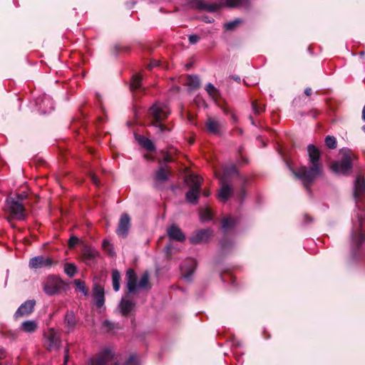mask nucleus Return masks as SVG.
Returning a JSON list of instances; mask_svg holds the SVG:
<instances>
[{"instance_id":"f257e3e1","label":"nucleus","mask_w":365,"mask_h":365,"mask_svg":"<svg viewBox=\"0 0 365 365\" xmlns=\"http://www.w3.org/2000/svg\"><path fill=\"white\" fill-rule=\"evenodd\" d=\"M307 153L311 167L303 166L297 171H293L294 175L299 179L307 188L322 173L320 163V150L315 145L310 144L307 146Z\"/></svg>"},{"instance_id":"f03ea898","label":"nucleus","mask_w":365,"mask_h":365,"mask_svg":"<svg viewBox=\"0 0 365 365\" xmlns=\"http://www.w3.org/2000/svg\"><path fill=\"white\" fill-rule=\"evenodd\" d=\"M4 210L6 219L10 223L14 220L24 221L27 218L25 206L13 196L6 198Z\"/></svg>"},{"instance_id":"7ed1b4c3","label":"nucleus","mask_w":365,"mask_h":365,"mask_svg":"<svg viewBox=\"0 0 365 365\" xmlns=\"http://www.w3.org/2000/svg\"><path fill=\"white\" fill-rule=\"evenodd\" d=\"M150 113L155 120L153 125L157 128L158 133H163L165 130H169L167 127L160 123V121L167 118L170 113L167 103H155L150 108Z\"/></svg>"},{"instance_id":"20e7f679","label":"nucleus","mask_w":365,"mask_h":365,"mask_svg":"<svg viewBox=\"0 0 365 365\" xmlns=\"http://www.w3.org/2000/svg\"><path fill=\"white\" fill-rule=\"evenodd\" d=\"M128 293H134L138 289H150V274L148 272L143 273V275L138 284L136 273L133 269H128L125 274Z\"/></svg>"},{"instance_id":"39448f33","label":"nucleus","mask_w":365,"mask_h":365,"mask_svg":"<svg viewBox=\"0 0 365 365\" xmlns=\"http://www.w3.org/2000/svg\"><path fill=\"white\" fill-rule=\"evenodd\" d=\"M186 181L190 187L186 194L187 201L191 203H197L200 194L202 180L197 175L190 174L187 176Z\"/></svg>"},{"instance_id":"423d86ee","label":"nucleus","mask_w":365,"mask_h":365,"mask_svg":"<svg viewBox=\"0 0 365 365\" xmlns=\"http://www.w3.org/2000/svg\"><path fill=\"white\" fill-rule=\"evenodd\" d=\"M114 351L111 347H103L97 354L91 356L86 365H114Z\"/></svg>"},{"instance_id":"0eeeda50","label":"nucleus","mask_w":365,"mask_h":365,"mask_svg":"<svg viewBox=\"0 0 365 365\" xmlns=\"http://www.w3.org/2000/svg\"><path fill=\"white\" fill-rule=\"evenodd\" d=\"M68 284L61 277L56 275H50L48 277L43 285L44 292L49 296H52L66 291Z\"/></svg>"},{"instance_id":"6e6552de","label":"nucleus","mask_w":365,"mask_h":365,"mask_svg":"<svg viewBox=\"0 0 365 365\" xmlns=\"http://www.w3.org/2000/svg\"><path fill=\"white\" fill-rule=\"evenodd\" d=\"M245 1L246 0H223L220 4H206L200 0H196L195 3L196 6L200 9H205V11L210 12H215L218 11L222 6L236 7L243 4Z\"/></svg>"},{"instance_id":"1a4fd4ad","label":"nucleus","mask_w":365,"mask_h":365,"mask_svg":"<svg viewBox=\"0 0 365 365\" xmlns=\"http://www.w3.org/2000/svg\"><path fill=\"white\" fill-rule=\"evenodd\" d=\"M45 341L44 347L46 350L51 351L54 349H58L61 346V339L60 334L51 328L43 334Z\"/></svg>"},{"instance_id":"9d476101","label":"nucleus","mask_w":365,"mask_h":365,"mask_svg":"<svg viewBox=\"0 0 365 365\" xmlns=\"http://www.w3.org/2000/svg\"><path fill=\"white\" fill-rule=\"evenodd\" d=\"M351 153L345 152L341 160L334 162L331 165L332 171L336 174H346L351 168Z\"/></svg>"},{"instance_id":"9b49d317","label":"nucleus","mask_w":365,"mask_h":365,"mask_svg":"<svg viewBox=\"0 0 365 365\" xmlns=\"http://www.w3.org/2000/svg\"><path fill=\"white\" fill-rule=\"evenodd\" d=\"M57 262L52 258L39 255L30 259L29 267L32 269H38L42 268H51L56 265Z\"/></svg>"},{"instance_id":"f8f14e48","label":"nucleus","mask_w":365,"mask_h":365,"mask_svg":"<svg viewBox=\"0 0 365 365\" xmlns=\"http://www.w3.org/2000/svg\"><path fill=\"white\" fill-rule=\"evenodd\" d=\"M131 228V217L128 214H123L120 215L116 233L118 237L125 238L128 236V233Z\"/></svg>"},{"instance_id":"ddd939ff","label":"nucleus","mask_w":365,"mask_h":365,"mask_svg":"<svg viewBox=\"0 0 365 365\" xmlns=\"http://www.w3.org/2000/svg\"><path fill=\"white\" fill-rule=\"evenodd\" d=\"M35 305L36 301L34 299L26 300L15 312L14 315L15 319L30 315L34 311Z\"/></svg>"},{"instance_id":"4468645a","label":"nucleus","mask_w":365,"mask_h":365,"mask_svg":"<svg viewBox=\"0 0 365 365\" xmlns=\"http://www.w3.org/2000/svg\"><path fill=\"white\" fill-rule=\"evenodd\" d=\"M93 297L96 301V304L98 307H101L105 302L104 299V288L103 285H101L97 278H94L93 279Z\"/></svg>"},{"instance_id":"2eb2a0df","label":"nucleus","mask_w":365,"mask_h":365,"mask_svg":"<svg viewBox=\"0 0 365 365\" xmlns=\"http://www.w3.org/2000/svg\"><path fill=\"white\" fill-rule=\"evenodd\" d=\"M212 235V231L210 229L200 230L195 232L190 237L192 244H200L207 242Z\"/></svg>"},{"instance_id":"dca6fc26","label":"nucleus","mask_w":365,"mask_h":365,"mask_svg":"<svg viewBox=\"0 0 365 365\" xmlns=\"http://www.w3.org/2000/svg\"><path fill=\"white\" fill-rule=\"evenodd\" d=\"M134 307L135 302L130 297L129 294L125 295L119 304L120 312L123 315H127L130 313Z\"/></svg>"},{"instance_id":"f3484780","label":"nucleus","mask_w":365,"mask_h":365,"mask_svg":"<svg viewBox=\"0 0 365 365\" xmlns=\"http://www.w3.org/2000/svg\"><path fill=\"white\" fill-rule=\"evenodd\" d=\"M168 236L170 240H176L177 242H183L185 240V235L178 225H172L167 230Z\"/></svg>"},{"instance_id":"a211bd4d","label":"nucleus","mask_w":365,"mask_h":365,"mask_svg":"<svg viewBox=\"0 0 365 365\" xmlns=\"http://www.w3.org/2000/svg\"><path fill=\"white\" fill-rule=\"evenodd\" d=\"M78 319L73 311L67 312L64 317V326L67 333L74 331Z\"/></svg>"},{"instance_id":"6ab92c4d","label":"nucleus","mask_w":365,"mask_h":365,"mask_svg":"<svg viewBox=\"0 0 365 365\" xmlns=\"http://www.w3.org/2000/svg\"><path fill=\"white\" fill-rule=\"evenodd\" d=\"M143 90L141 76L138 75L133 76L130 81V91L134 96L138 97V93L143 92Z\"/></svg>"},{"instance_id":"aec40b11","label":"nucleus","mask_w":365,"mask_h":365,"mask_svg":"<svg viewBox=\"0 0 365 365\" xmlns=\"http://www.w3.org/2000/svg\"><path fill=\"white\" fill-rule=\"evenodd\" d=\"M187 264H188V267L185 265H181V272L182 277L187 280H190L195 272V267L196 266L195 261L193 259H188Z\"/></svg>"},{"instance_id":"412c9836","label":"nucleus","mask_w":365,"mask_h":365,"mask_svg":"<svg viewBox=\"0 0 365 365\" xmlns=\"http://www.w3.org/2000/svg\"><path fill=\"white\" fill-rule=\"evenodd\" d=\"M98 256V252L92 248H86L82 252V260L88 265L94 263L95 259Z\"/></svg>"},{"instance_id":"4be33fe9","label":"nucleus","mask_w":365,"mask_h":365,"mask_svg":"<svg viewBox=\"0 0 365 365\" xmlns=\"http://www.w3.org/2000/svg\"><path fill=\"white\" fill-rule=\"evenodd\" d=\"M365 191V180L361 176L356 177L355 184H354V195L355 198H359L361 195L364 194Z\"/></svg>"},{"instance_id":"5701e85b","label":"nucleus","mask_w":365,"mask_h":365,"mask_svg":"<svg viewBox=\"0 0 365 365\" xmlns=\"http://www.w3.org/2000/svg\"><path fill=\"white\" fill-rule=\"evenodd\" d=\"M38 328V322L35 320H26L22 322L21 330L26 333H34Z\"/></svg>"},{"instance_id":"b1692460","label":"nucleus","mask_w":365,"mask_h":365,"mask_svg":"<svg viewBox=\"0 0 365 365\" xmlns=\"http://www.w3.org/2000/svg\"><path fill=\"white\" fill-rule=\"evenodd\" d=\"M170 173L168 169L161 167L155 173V182H163L169 179Z\"/></svg>"},{"instance_id":"393cba45","label":"nucleus","mask_w":365,"mask_h":365,"mask_svg":"<svg viewBox=\"0 0 365 365\" xmlns=\"http://www.w3.org/2000/svg\"><path fill=\"white\" fill-rule=\"evenodd\" d=\"M232 187L227 184H223L221 189L218 192V197L220 200L226 202L231 195Z\"/></svg>"},{"instance_id":"a878e982","label":"nucleus","mask_w":365,"mask_h":365,"mask_svg":"<svg viewBox=\"0 0 365 365\" xmlns=\"http://www.w3.org/2000/svg\"><path fill=\"white\" fill-rule=\"evenodd\" d=\"M187 86L192 90L200 88V78L197 76H188L187 77Z\"/></svg>"},{"instance_id":"bb28decb","label":"nucleus","mask_w":365,"mask_h":365,"mask_svg":"<svg viewBox=\"0 0 365 365\" xmlns=\"http://www.w3.org/2000/svg\"><path fill=\"white\" fill-rule=\"evenodd\" d=\"M137 140L140 145L146 148L148 150L153 151L155 149L154 144L150 139L145 138L143 136H139L137 138Z\"/></svg>"},{"instance_id":"cd10ccee","label":"nucleus","mask_w":365,"mask_h":365,"mask_svg":"<svg viewBox=\"0 0 365 365\" xmlns=\"http://www.w3.org/2000/svg\"><path fill=\"white\" fill-rule=\"evenodd\" d=\"M206 127L207 130L212 133L215 134L219 132V123L212 118L207 119L206 122Z\"/></svg>"},{"instance_id":"c85d7f7f","label":"nucleus","mask_w":365,"mask_h":365,"mask_svg":"<svg viewBox=\"0 0 365 365\" xmlns=\"http://www.w3.org/2000/svg\"><path fill=\"white\" fill-rule=\"evenodd\" d=\"M205 91L213 100H216L219 96V91L212 83H208L205 85Z\"/></svg>"},{"instance_id":"c756f323","label":"nucleus","mask_w":365,"mask_h":365,"mask_svg":"<svg viewBox=\"0 0 365 365\" xmlns=\"http://www.w3.org/2000/svg\"><path fill=\"white\" fill-rule=\"evenodd\" d=\"M74 284L76 287V289L83 292L84 295H87L88 294V288L86 286V283L84 281L80 279H76L74 280Z\"/></svg>"},{"instance_id":"7c9ffc66","label":"nucleus","mask_w":365,"mask_h":365,"mask_svg":"<svg viewBox=\"0 0 365 365\" xmlns=\"http://www.w3.org/2000/svg\"><path fill=\"white\" fill-rule=\"evenodd\" d=\"M102 248L109 256L112 257L113 255V247L110 240L105 239L102 242Z\"/></svg>"},{"instance_id":"2f4dec72","label":"nucleus","mask_w":365,"mask_h":365,"mask_svg":"<svg viewBox=\"0 0 365 365\" xmlns=\"http://www.w3.org/2000/svg\"><path fill=\"white\" fill-rule=\"evenodd\" d=\"M77 268L75 264L66 263L64 266V272L70 277H72L76 273Z\"/></svg>"},{"instance_id":"473e14b6","label":"nucleus","mask_w":365,"mask_h":365,"mask_svg":"<svg viewBox=\"0 0 365 365\" xmlns=\"http://www.w3.org/2000/svg\"><path fill=\"white\" fill-rule=\"evenodd\" d=\"M235 224V221L232 217H225L222 221V229L226 232L230 230Z\"/></svg>"},{"instance_id":"72a5a7b5","label":"nucleus","mask_w":365,"mask_h":365,"mask_svg":"<svg viewBox=\"0 0 365 365\" xmlns=\"http://www.w3.org/2000/svg\"><path fill=\"white\" fill-rule=\"evenodd\" d=\"M352 240L356 242L357 245H360L365 240V235L362 231H359L356 235L352 234L351 235Z\"/></svg>"},{"instance_id":"f704fd0d","label":"nucleus","mask_w":365,"mask_h":365,"mask_svg":"<svg viewBox=\"0 0 365 365\" xmlns=\"http://www.w3.org/2000/svg\"><path fill=\"white\" fill-rule=\"evenodd\" d=\"M252 108L255 114H260L264 110V106L257 102H253L252 103Z\"/></svg>"},{"instance_id":"c9c22d12","label":"nucleus","mask_w":365,"mask_h":365,"mask_svg":"<svg viewBox=\"0 0 365 365\" xmlns=\"http://www.w3.org/2000/svg\"><path fill=\"white\" fill-rule=\"evenodd\" d=\"M114 327V325L112 322L108 320H106L103 322L101 326V331L103 333H107L111 331Z\"/></svg>"},{"instance_id":"e433bc0d","label":"nucleus","mask_w":365,"mask_h":365,"mask_svg":"<svg viewBox=\"0 0 365 365\" xmlns=\"http://www.w3.org/2000/svg\"><path fill=\"white\" fill-rule=\"evenodd\" d=\"M325 145L329 148H335L337 145L336 138L331 136L326 137Z\"/></svg>"},{"instance_id":"4c0bfd02","label":"nucleus","mask_w":365,"mask_h":365,"mask_svg":"<svg viewBox=\"0 0 365 365\" xmlns=\"http://www.w3.org/2000/svg\"><path fill=\"white\" fill-rule=\"evenodd\" d=\"M242 21L240 19H237L234 21H231L227 22L225 25V29L227 30H232L235 29L239 24H240Z\"/></svg>"},{"instance_id":"58836bf2","label":"nucleus","mask_w":365,"mask_h":365,"mask_svg":"<svg viewBox=\"0 0 365 365\" xmlns=\"http://www.w3.org/2000/svg\"><path fill=\"white\" fill-rule=\"evenodd\" d=\"M200 218L202 221H209L212 219V213L211 211L208 209H205L203 210L200 215Z\"/></svg>"},{"instance_id":"ea45409f","label":"nucleus","mask_w":365,"mask_h":365,"mask_svg":"<svg viewBox=\"0 0 365 365\" xmlns=\"http://www.w3.org/2000/svg\"><path fill=\"white\" fill-rule=\"evenodd\" d=\"M115 365H119L118 362H116ZM125 365H138V357L135 356H130L126 361Z\"/></svg>"},{"instance_id":"a19ab883","label":"nucleus","mask_w":365,"mask_h":365,"mask_svg":"<svg viewBox=\"0 0 365 365\" xmlns=\"http://www.w3.org/2000/svg\"><path fill=\"white\" fill-rule=\"evenodd\" d=\"M79 242V240L76 236H71L68 240V247L70 248L74 247Z\"/></svg>"},{"instance_id":"79ce46f5","label":"nucleus","mask_w":365,"mask_h":365,"mask_svg":"<svg viewBox=\"0 0 365 365\" xmlns=\"http://www.w3.org/2000/svg\"><path fill=\"white\" fill-rule=\"evenodd\" d=\"M28 197V195L26 193V192H22V193H17L15 195L14 197H13L14 198H16V200H18L19 202H21L25 200Z\"/></svg>"},{"instance_id":"37998d69","label":"nucleus","mask_w":365,"mask_h":365,"mask_svg":"<svg viewBox=\"0 0 365 365\" xmlns=\"http://www.w3.org/2000/svg\"><path fill=\"white\" fill-rule=\"evenodd\" d=\"M89 177L91 178L92 182L96 185V186H99L100 185V182H99V180L98 178V177L96 176V175L93 173V172H90L89 173Z\"/></svg>"},{"instance_id":"c03bdc74","label":"nucleus","mask_w":365,"mask_h":365,"mask_svg":"<svg viewBox=\"0 0 365 365\" xmlns=\"http://www.w3.org/2000/svg\"><path fill=\"white\" fill-rule=\"evenodd\" d=\"M188 40L190 43L195 44L200 41V36L196 34L190 35Z\"/></svg>"},{"instance_id":"a18cd8bd","label":"nucleus","mask_w":365,"mask_h":365,"mask_svg":"<svg viewBox=\"0 0 365 365\" xmlns=\"http://www.w3.org/2000/svg\"><path fill=\"white\" fill-rule=\"evenodd\" d=\"M119 289V274L115 271V292Z\"/></svg>"},{"instance_id":"49530a36","label":"nucleus","mask_w":365,"mask_h":365,"mask_svg":"<svg viewBox=\"0 0 365 365\" xmlns=\"http://www.w3.org/2000/svg\"><path fill=\"white\" fill-rule=\"evenodd\" d=\"M304 93L307 96H309L312 95V90L310 88H307V89H305Z\"/></svg>"},{"instance_id":"de8ad7c7","label":"nucleus","mask_w":365,"mask_h":365,"mask_svg":"<svg viewBox=\"0 0 365 365\" xmlns=\"http://www.w3.org/2000/svg\"><path fill=\"white\" fill-rule=\"evenodd\" d=\"M110 275H111L113 286L114 287V269H112L110 270Z\"/></svg>"},{"instance_id":"09e8293b","label":"nucleus","mask_w":365,"mask_h":365,"mask_svg":"<svg viewBox=\"0 0 365 365\" xmlns=\"http://www.w3.org/2000/svg\"><path fill=\"white\" fill-rule=\"evenodd\" d=\"M68 359H69V354H65L64 355V364H67V362L68 361Z\"/></svg>"},{"instance_id":"8fccbe9b","label":"nucleus","mask_w":365,"mask_h":365,"mask_svg":"<svg viewBox=\"0 0 365 365\" xmlns=\"http://www.w3.org/2000/svg\"><path fill=\"white\" fill-rule=\"evenodd\" d=\"M157 65V63L156 62H153V63H149V68L151 69L153 68V67H155Z\"/></svg>"},{"instance_id":"3c124183","label":"nucleus","mask_w":365,"mask_h":365,"mask_svg":"<svg viewBox=\"0 0 365 365\" xmlns=\"http://www.w3.org/2000/svg\"><path fill=\"white\" fill-rule=\"evenodd\" d=\"M362 119L364 121H365V105L364 106L362 109Z\"/></svg>"},{"instance_id":"603ef678","label":"nucleus","mask_w":365,"mask_h":365,"mask_svg":"<svg viewBox=\"0 0 365 365\" xmlns=\"http://www.w3.org/2000/svg\"><path fill=\"white\" fill-rule=\"evenodd\" d=\"M170 249H171V246H170V245H167V246L165 247V252H166L168 254H169V251L170 250Z\"/></svg>"},{"instance_id":"864d4df0","label":"nucleus","mask_w":365,"mask_h":365,"mask_svg":"<svg viewBox=\"0 0 365 365\" xmlns=\"http://www.w3.org/2000/svg\"><path fill=\"white\" fill-rule=\"evenodd\" d=\"M250 119L251 120L252 124L254 125H256V124H255V121H254V120H253L252 116H250Z\"/></svg>"},{"instance_id":"5fc2aeb1","label":"nucleus","mask_w":365,"mask_h":365,"mask_svg":"<svg viewBox=\"0 0 365 365\" xmlns=\"http://www.w3.org/2000/svg\"><path fill=\"white\" fill-rule=\"evenodd\" d=\"M164 160H165V161H166V162H169V161H170V160H171L169 158L168 155H167L166 157H165Z\"/></svg>"},{"instance_id":"6e6d98bb","label":"nucleus","mask_w":365,"mask_h":365,"mask_svg":"<svg viewBox=\"0 0 365 365\" xmlns=\"http://www.w3.org/2000/svg\"><path fill=\"white\" fill-rule=\"evenodd\" d=\"M1 357H5L4 351L3 349L1 350Z\"/></svg>"},{"instance_id":"4d7b16f0","label":"nucleus","mask_w":365,"mask_h":365,"mask_svg":"<svg viewBox=\"0 0 365 365\" xmlns=\"http://www.w3.org/2000/svg\"><path fill=\"white\" fill-rule=\"evenodd\" d=\"M68 352H69V349L68 347H66L65 349V354H68Z\"/></svg>"},{"instance_id":"13d9d810","label":"nucleus","mask_w":365,"mask_h":365,"mask_svg":"<svg viewBox=\"0 0 365 365\" xmlns=\"http://www.w3.org/2000/svg\"><path fill=\"white\" fill-rule=\"evenodd\" d=\"M232 118L234 119V120H237V118L234 113H232Z\"/></svg>"},{"instance_id":"bf43d9fd","label":"nucleus","mask_w":365,"mask_h":365,"mask_svg":"<svg viewBox=\"0 0 365 365\" xmlns=\"http://www.w3.org/2000/svg\"><path fill=\"white\" fill-rule=\"evenodd\" d=\"M360 55H361V56H364V51H361V52H360Z\"/></svg>"},{"instance_id":"052dcab7","label":"nucleus","mask_w":365,"mask_h":365,"mask_svg":"<svg viewBox=\"0 0 365 365\" xmlns=\"http://www.w3.org/2000/svg\"><path fill=\"white\" fill-rule=\"evenodd\" d=\"M209 195H210L209 192H204V195H205V196H208Z\"/></svg>"},{"instance_id":"680f3d73","label":"nucleus","mask_w":365,"mask_h":365,"mask_svg":"<svg viewBox=\"0 0 365 365\" xmlns=\"http://www.w3.org/2000/svg\"><path fill=\"white\" fill-rule=\"evenodd\" d=\"M362 130L364 132H365V125L362 126Z\"/></svg>"},{"instance_id":"e2e57ef3","label":"nucleus","mask_w":365,"mask_h":365,"mask_svg":"<svg viewBox=\"0 0 365 365\" xmlns=\"http://www.w3.org/2000/svg\"><path fill=\"white\" fill-rule=\"evenodd\" d=\"M224 112L227 113H228V110L225 109V110H224Z\"/></svg>"},{"instance_id":"0e129e2a","label":"nucleus","mask_w":365,"mask_h":365,"mask_svg":"<svg viewBox=\"0 0 365 365\" xmlns=\"http://www.w3.org/2000/svg\"><path fill=\"white\" fill-rule=\"evenodd\" d=\"M66 364H64V363H63V365H66Z\"/></svg>"}]
</instances>
